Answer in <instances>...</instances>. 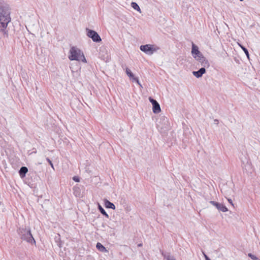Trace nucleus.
<instances>
[{
    "instance_id": "6e6552de",
    "label": "nucleus",
    "mask_w": 260,
    "mask_h": 260,
    "mask_svg": "<svg viewBox=\"0 0 260 260\" xmlns=\"http://www.w3.org/2000/svg\"><path fill=\"white\" fill-rule=\"evenodd\" d=\"M125 73L130 79H133V81L136 82L141 86L138 78L135 77L134 74L128 68H126Z\"/></svg>"
},
{
    "instance_id": "0eeeda50",
    "label": "nucleus",
    "mask_w": 260,
    "mask_h": 260,
    "mask_svg": "<svg viewBox=\"0 0 260 260\" xmlns=\"http://www.w3.org/2000/svg\"><path fill=\"white\" fill-rule=\"evenodd\" d=\"M209 203L213 206H215L219 211L225 212L228 211V208L222 203L216 202L213 201H211L209 202Z\"/></svg>"
},
{
    "instance_id": "39448f33",
    "label": "nucleus",
    "mask_w": 260,
    "mask_h": 260,
    "mask_svg": "<svg viewBox=\"0 0 260 260\" xmlns=\"http://www.w3.org/2000/svg\"><path fill=\"white\" fill-rule=\"evenodd\" d=\"M140 50L148 55H152L153 53L158 50L159 48L154 45L146 44L142 45L140 47Z\"/></svg>"
},
{
    "instance_id": "ddd939ff",
    "label": "nucleus",
    "mask_w": 260,
    "mask_h": 260,
    "mask_svg": "<svg viewBox=\"0 0 260 260\" xmlns=\"http://www.w3.org/2000/svg\"><path fill=\"white\" fill-rule=\"evenodd\" d=\"M104 205H105V206L106 208H108V209H115V205L112 203V202H110L109 200H108L107 199H104Z\"/></svg>"
},
{
    "instance_id": "b1692460",
    "label": "nucleus",
    "mask_w": 260,
    "mask_h": 260,
    "mask_svg": "<svg viewBox=\"0 0 260 260\" xmlns=\"http://www.w3.org/2000/svg\"><path fill=\"white\" fill-rule=\"evenodd\" d=\"M149 101L152 104V106L157 103V102L155 99L151 96L149 97Z\"/></svg>"
},
{
    "instance_id": "dca6fc26",
    "label": "nucleus",
    "mask_w": 260,
    "mask_h": 260,
    "mask_svg": "<svg viewBox=\"0 0 260 260\" xmlns=\"http://www.w3.org/2000/svg\"><path fill=\"white\" fill-rule=\"evenodd\" d=\"M55 242L56 243L58 246L59 247H61L62 242L60 239V236L57 234L54 237Z\"/></svg>"
},
{
    "instance_id": "20e7f679",
    "label": "nucleus",
    "mask_w": 260,
    "mask_h": 260,
    "mask_svg": "<svg viewBox=\"0 0 260 260\" xmlns=\"http://www.w3.org/2000/svg\"><path fill=\"white\" fill-rule=\"evenodd\" d=\"M169 119L165 116H160L157 123V127L161 133H166L170 128Z\"/></svg>"
},
{
    "instance_id": "cd10ccee",
    "label": "nucleus",
    "mask_w": 260,
    "mask_h": 260,
    "mask_svg": "<svg viewBox=\"0 0 260 260\" xmlns=\"http://www.w3.org/2000/svg\"><path fill=\"white\" fill-rule=\"evenodd\" d=\"M24 255H25V254H19V253H17V256L19 257L20 259H22Z\"/></svg>"
},
{
    "instance_id": "1a4fd4ad",
    "label": "nucleus",
    "mask_w": 260,
    "mask_h": 260,
    "mask_svg": "<svg viewBox=\"0 0 260 260\" xmlns=\"http://www.w3.org/2000/svg\"><path fill=\"white\" fill-rule=\"evenodd\" d=\"M73 193L76 197L81 198L83 196L81 189L78 185L75 186L73 188Z\"/></svg>"
},
{
    "instance_id": "6ab92c4d",
    "label": "nucleus",
    "mask_w": 260,
    "mask_h": 260,
    "mask_svg": "<svg viewBox=\"0 0 260 260\" xmlns=\"http://www.w3.org/2000/svg\"><path fill=\"white\" fill-rule=\"evenodd\" d=\"M98 209L102 215L108 218L109 217V215L105 211V209L100 204L98 205Z\"/></svg>"
},
{
    "instance_id": "2f4dec72",
    "label": "nucleus",
    "mask_w": 260,
    "mask_h": 260,
    "mask_svg": "<svg viewBox=\"0 0 260 260\" xmlns=\"http://www.w3.org/2000/svg\"><path fill=\"white\" fill-rule=\"evenodd\" d=\"M239 1H240V2H242V1H243V0H239Z\"/></svg>"
},
{
    "instance_id": "f03ea898",
    "label": "nucleus",
    "mask_w": 260,
    "mask_h": 260,
    "mask_svg": "<svg viewBox=\"0 0 260 260\" xmlns=\"http://www.w3.org/2000/svg\"><path fill=\"white\" fill-rule=\"evenodd\" d=\"M17 233L21 240L31 245L36 244V241L31 234L30 228L19 227L17 229Z\"/></svg>"
},
{
    "instance_id": "c85d7f7f",
    "label": "nucleus",
    "mask_w": 260,
    "mask_h": 260,
    "mask_svg": "<svg viewBox=\"0 0 260 260\" xmlns=\"http://www.w3.org/2000/svg\"><path fill=\"white\" fill-rule=\"evenodd\" d=\"M228 200L230 204H231L232 206H234V204L233 203V201L231 199H228Z\"/></svg>"
},
{
    "instance_id": "2eb2a0df",
    "label": "nucleus",
    "mask_w": 260,
    "mask_h": 260,
    "mask_svg": "<svg viewBox=\"0 0 260 260\" xmlns=\"http://www.w3.org/2000/svg\"><path fill=\"white\" fill-rule=\"evenodd\" d=\"M152 111L155 114L158 113L161 111L160 105L158 102L152 106Z\"/></svg>"
},
{
    "instance_id": "f3484780",
    "label": "nucleus",
    "mask_w": 260,
    "mask_h": 260,
    "mask_svg": "<svg viewBox=\"0 0 260 260\" xmlns=\"http://www.w3.org/2000/svg\"><path fill=\"white\" fill-rule=\"evenodd\" d=\"M199 51L198 47L193 43H192L191 54L193 57H194V54Z\"/></svg>"
},
{
    "instance_id": "c756f323",
    "label": "nucleus",
    "mask_w": 260,
    "mask_h": 260,
    "mask_svg": "<svg viewBox=\"0 0 260 260\" xmlns=\"http://www.w3.org/2000/svg\"><path fill=\"white\" fill-rule=\"evenodd\" d=\"M214 122H215V124H218L219 123V121L217 119H215Z\"/></svg>"
},
{
    "instance_id": "393cba45",
    "label": "nucleus",
    "mask_w": 260,
    "mask_h": 260,
    "mask_svg": "<svg viewBox=\"0 0 260 260\" xmlns=\"http://www.w3.org/2000/svg\"><path fill=\"white\" fill-rule=\"evenodd\" d=\"M46 160L49 164V165L51 166V168L54 170V166H53L52 161L48 157L46 158Z\"/></svg>"
},
{
    "instance_id": "f8f14e48",
    "label": "nucleus",
    "mask_w": 260,
    "mask_h": 260,
    "mask_svg": "<svg viewBox=\"0 0 260 260\" xmlns=\"http://www.w3.org/2000/svg\"><path fill=\"white\" fill-rule=\"evenodd\" d=\"M160 252L166 260H176L175 257L173 255H171L170 253H166L162 250H160Z\"/></svg>"
},
{
    "instance_id": "f257e3e1",
    "label": "nucleus",
    "mask_w": 260,
    "mask_h": 260,
    "mask_svg": "<svg viewBox=\"0 0 260 260\" xmlns=\"http://www.w3.org/2000/svg\"><path fill=\"white\" fill-rule=\"evenodd\" d=\"M11 10L8 5L0 1V31L4 37H8V30L7 28L11 21Z\"/></svg>"
},
{
    "instance_id": "9d476101",
    "label": "nucleus",
    "mask_w": 260,
    "mask_h": 260,
    "mask_svg": "<svg viewBox=\"0 0 260 260\" xmlns=\"http://www.w3.org/2000/svg\"><path fill=\"white\" fill-rule=\"evenodd\" d=\"M197 60L199 61L201 65L203 66V68H209L210 67V63L208 60L204 56H202L200 58H198Z\"/></svg>"
},
{
    "instance_id": "7c9ffc66",
    "label": "nucleus",
    "mask_w": 260,
    "mask_h": 260,
    "mask_svg": "<svg viewBox=\"0 0 260 260\" xmlns=\"http://www.w3.org/2000/svg\"><path fill=\"white\" fill-rule=\"evenodd\" d=\"M142 246H143L142 243H139V244H138V247H141Z\"/></svg>"
},
{
    "instance_id": "7ed1b4c3",
    "label": "nucleus",
    "mask_w": 260,
    "mask_h": 260,
    "mask_svg": "<svg viewBox=\"0 0 260 260\" xmlns=\"http://www.w3.org/2000/svg\"><path fill=\"white\" fill-rule=\"evenodd\" d=\"M69 58L70 60L81 61L84 63L87 62L83 52L80 49L75 46L71 48Z\"/></svg>"
},
{
    "instance_id": "4be33fe9",
    "label": "nucleus",
    "mask_w": 260,
    "mask_h": 260,
    "mask_svg": "<svg viewBox=\"0 0 260 260\" xmlns=\"http://www.w3.org/2000/svg\"><path fill=\"white\" fill-rule=\"evenodd\" d=\"M194 55V57H193V58H194L197 60L198 58H200L203 56V54L200 51V50Z\"/></svg>"
},
{
    "instance_id": "4468645a",
    "label": "nucleus",
    "mask_w": 260,
    "mask_h": 260,
    "mask_svg": "<svg viewBox=\"0 0 260 260\" xmlns=\"http://www.w3.org/2000/svg\"><path fill=\"white\" fill-rule=\"evenodd\" d=\"M28 172V169L26 167H22L19 171V174L21 178H23L26 176V174Z\"/></svg>"
},
{
    "instance_id": "a211bd4d",
    "label": "nucleus",
    "mask_w": 260,
    "mask_h": 260,
    "mask_svg": "<svg viewBox=\"0 0 260 260\" xmlns=\"http://www.w3.org/2000/svg\"><path fill=\"white\" fill-rule=\"evenodd\" d=\"M96 247L99 251L102 252H106L107 251L105 247L99 242L97 243Z\"/></svg>"
},
{
    "instance_id": "423d86ee",
    "label": "nucleus",
    "mask_w": 260,
    "mask_h": 260,
    "mask_svg": "<svg viewBox=\"0 0 260 260\" xmlns=\"http://www.w3.org/2000/svg\"><path fill=\"white\" fill-rule=\"evenodd\" d=\"M86 35L92 39L95 43H100L102 41V39L100 35L96 31L89 28H86Z\"/></svg>"
},
{
    "instance_id": "5701e85b",
    "label": "nucleus",
    "mask_w": 260,
    "mask_h": 260,
    "mask_svg": "<svg viewBox=\"0 0 260 260\" xmlns=\"http://www.w3.org/2000/svg\"><path fill=\"white\" fill-rule=\"evenodd\" d=\"M248 256L252 260H260V259L251 253L248 254Z\"/></svg>"
},
{
    "instance_id": "bb28decb",
    "label": "nucleus",
    "mask_w": 260,
    "mask_h": 260,
    "mask_svg": "<svg viewBox=\"0 0 260 260\" xmlns=\"http://www.w3.org/2000/svg\"><path fill=\"white\" fill-rule=\"evenodd\" d=\"M205 260H211L210 258L205 254L204 252H203Z\"/></svg>"
},
{
    "instance_id": "a878e982",
    "label": "nucleus",
    "mask_w": 260,
    "mask_h": 260,
    "mask_svg": "<svg viewBox=\"0 0 260 260\" xmlns=\"http://www.w3.org/2000/svg\"><path fill=\"white\" fill-rule=\"evenodd\" d=\"M73 180L76 182H79L80 181V177L78 176H74L73 177Z\"/></svg>"
},
{
    "instance_id": "9b49d317",
    "label": "nucleus",
    "mask_w": 260,
    "mask_h": 260,
    "mask_svg": "<svg viewBox=\"0 0 260 260\" xmlns=\"http://www.w3.org/2000/svg\"><path fill=\"white\" fill-rule=\"evenodd\" d=\"M206 73L205 68H201L197 71H193L192 74L197 78L202 77L203 75Z\"/></svg>"
},
{
    "instance_id": "412c9836",
    "label": "nucleus",
    "mask_w": 260,
    "mask_h": 260,
    "mask_svg": "<svg viewBox=\"0 0 260 260\" xmlns=\"http://www.w3.org/2000/svg\"><path fill=\"white\" fill-rule=\"evenodd\" d=\"M131 7L135 10L138 11V12H140L141 11V9L140 8V7L139 6V5H138L137 3H136V2H132L131 3Z\"/></svg>"
},
{
    "instance_id": "aec40b11",
    "label": "nucleus",
    "mask_w": 260,
    "mask_h": 260,
    "mask_svg": "<svg viewBox=\"0 0 260 260\" xmlns=\"http://www.w3.org/2000/svg\"><path fill=\"white\" fill-rule=\"evenodd\" d=\"M239 46L242 49L247 57L249 59V54L248 49L241 44L238 43Z\"/></svg>"
}]
</instances>
